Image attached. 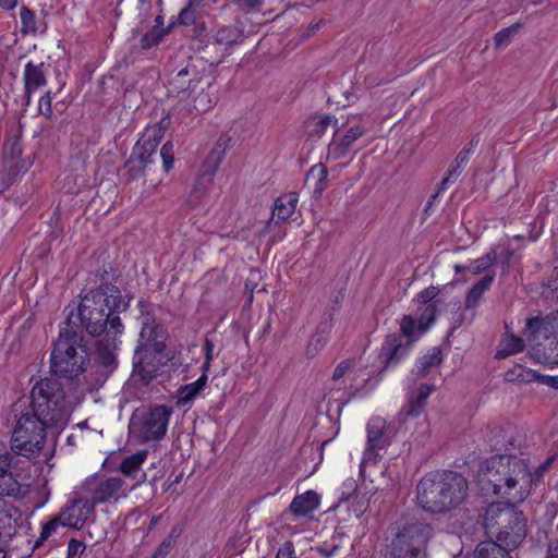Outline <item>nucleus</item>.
<instances>
[{
    "label": "nucleus",
    "instance_id": "obj_40",
    "mask_svg": "<svg viewBox=\"0 0 558 558\" xmlns=\"http://www.w3.org/2000/svg\"><path fill=\"white\" fill-rule=\"evenodd\" d=\"M60 526H65V523L64 520L60 518V513H58L43 525L40 536L36 541L34 549L38 548L45 541L54 534Z\"/></svg>",
    "mask_w": 558,
    "mask_h": 558
},
{
    "label": "nucleus",
    "instance_id": "obj_47",
    "mask_svg": "<svg viewBox=\"0 0 558 558\" xmlns=\"http://www.w3.org/2000/svg\"><path fill=\"white\" fill-rule=\"evenodd\" d=\"M400 330L402 332V338H407L404 342L411 347V344L416 340V337L414 335L415 320L411 316H404L400 324Z\"/></svg>",
    "mask_w": 558,
    "mask_h": 558
},
{
    "label": "nucleus",
    "instance_id": "obj_22",
    "mask_svg": "<svg viewBox=\"0 0 558 558\" xmlns=\"http://www.w3.org/2000/svg\"><path fill=\"white\" fill-rule=\"evenodd\" d=\"M148 451L141 450L134 454L125 457L119 466V471L126 477L135 481L133 488L145 482L146 473L142 470V464L147 458Z\"/></svg>",
    "mask_w": 558,
    "mask_h": 558
},
{
    "label": "nucleus",
    "instance_id": "obj_30",
    "mask_svg": "<svg viewBox=\"0 0 558 558\" xmlns=\"http://www.w3.org/2000/svg\"><path fill=\"white\" fill-rule=\"evenodd\" d=\"M506 545L497 542H482L477 545L475 550V558H511Z\"/></svg>",
    "mask_w": 558,
    "mask_h": 558
},
{
    "label": "nucleus",
    "instance_id": "obj_55",
    "mask_svg": "<svg viewBox=\"0 0 558 558\" xmlns=\"http://www.w3.org/2000/svg\"><path fill=\"white\" fill-rule=\"evenodd\" d=\"M276 558H298L292 542H284L277 551Z\"/></svg>",
    "mask_w": 558,
    "mask_h": 558
},
{
    "label": "nucleus",
    "instance_id": "obj_54",
    "mask_svg": "<svg viewBox=\"0 0 558 558\" xmlns=\"http://www.w3.org/2000/svg\"><path fill=\"white\" fill-rule=\"evenodd\" d=\"M85 550V544L75 538L70 539L68 545V558H81Z\"/></svg>",
    "mask_w": 558,
    "mask_h": 558
},
{
    "label": "nucleus",
    "instance_id": "obj_19",
    "mask_svg": "<svg viewBox=\"0 0 558 558\" xmlns=\"http://www.w3.org/2000/svg\"><path fill=\"white\" fill-rule=\"evenodd\" d=\"M231 137L223 134L221 135L215 146L213 147L210 154L207 156L203 166L201 168V175L208 177V181L211 180V177L217 171L219 165L221 163L226 153L231 148Z\"/></svg>",
    "mask_w": 558,
    "mask_h": 558
},
{
    "label": "nucleus",
    "instance_id": "obj_38",
    "mask_svg": "<svg viewBox=\"0 0 558 558\" xmlns=\"http://www.w3.org/2000/svg\"><path fill=\"white\" fill-rule=\"evenodd\" d=\"M523 349H524L523 339L511 335V336L506 337L500 342V348L498 349L496 356L499 359H505L509 355H512V354L523 351Z\"/></svg>",
    "mask_w": 558,
    "mask_h": 558
},
{
    "label": "nucleus",
    "instance_id": "obj_39",
    "mask_svg": "<svg viewBox=\"0 0 558 558\" xmlns=\"http://www.w3.org/2000/svg\"><path fill=\"white\" fill-rule=\"evenodd\" d=\"M461 171H462V167L458 166L457 163H454L452 161L451 165L449 166L447 175L440 182V184L437 189V192L430 196V198L427 203V206H426V211L432 207V205L434 204V202L438 197V195L442 191H445L449 184H452L457 181V179L461 174Z\"/></svg>",
    "mask_w": 558,
    "mask_h": 558
},
{
    "label": "nucleus",
    "instance_id": "obj_28",
    "mask_svg": "<svg viewBox=\"0 0 558 558\" xmlns=\"http://www.w3.org/2000/svg\"><path fill=\"white\" fill-rule=\"evenodd\" d=\"M106 340L108 344H104L102 342H100L97 347L96 362L99 366L105 367L107 373H111L117 365V357L116 354L113 353V350L117 347L116 338H106Z\"/></svg>",
    "mask_w": 558,
    "mask_h": 558
},
{
    "label": "nucleus",
    "instance_id": "obj_25",
    "mask_svg": "<svg viewBox=\"0 0 558 558\" xmlns=\"http://www.w3.org/2000/svg\"><path fill=\"white\" fill-rule=\"evenodd\" d=\"M298 202L299 197L294 192L280 195L275 201L271 219H277V221L288 220L294 214Z\"/></svg>",
    "mask_w": 558,
    "mask_h": 558
},
{
    "label": "nucleus",
    "instance_id": "obj_43",
    "mask_svg": "<svg viewBox=\"0 0 558 558\" xmlns=\"http://www.w3.org/2000/svg\"><path fill=\"white\" fill-rule=\"evenodd\" d=\"M203 0H190L179 14V22L183 25H192L196 21V12Z\"/></svg>",
    "mask_w": 558,
    "mask_h": 558
},
{
    "label": "nucleus",
    "instance_id": "obj_46",
    "mask_svg": "<svg viewBox=\"0 0 558 558\" xmlns=\"http://www.w3.org/2000/svg\"><path fill=\"white\" fill-rule=\"evenodd\" d=\"M166 34V31L161 29L160 27H153L149 32H147L141 39V47L142 49H149L154 46H156L163 35Z\"/></svg>",
    "mask_w": 558,
    "mask_h": 558
},
{
    "label": "nucleus",
    "instance_id": "obj_57",
    "mask_svg": "<svg viewBox=\"0 0 558 558\" xmlns=\"http://www.w3.org/2000/svg\"><path fill=\"white\" fill-rule=\"evenodd\" d=\"M472 147H473V140L458 154V156L456 157L453 162L463 168L469 161V157L472 151Z\"/></svg>",
    "mask_w": 558,
    "mask_h": 558
},
{
    "label": "nucleus",
    "instance_id": "obj_64",
    "mask_svg": "<svg viewBox=\"0 0 558 558\" xmlns=\"http://www.w3.org/2000/svg\"><path fill=\"white\" fill-rule=\"evenodd\" d=\"M554 289H558V268L555 269Z\"/></svg>",
    "mask_w": 558,
    "mask_h": 558
},
{
    "label": "nucleus",
    "instance_id": "obj_49",
    "mask_svg": "<svg viewBox=\"0 0 558 558\" xmlns=\"http://www.w3.org/2000/svg\"><path fill=\"white\" fill-rule=\"evenodd\" d=\"M169 125H170V118L166 117V118H162L156 125L147 129L145 133H149L151 137L156 138V141H158L160 143V141L165 134V131L168 129Z\"/></svg>",
    "mask_w": 558,
    "mask_h": 558
},
{
    "label": "nucleus",
    "instance_id": "obj_32",
    "mask_svg": "<svg viewBox=\"0 0 558 558\" xmlns=\"http://www.w3.org/2000/svg\"><path fill=\"white\" fill-rule=\"evenodd\" d=\"M207 379V374L203 373L201 377L195 381L180 387L178 390V402L181 404H186L192 401L205 388Z\"/></svg>",
    "mask_w": 558,
    "mask_h": 558
},
{
    "label": "nucleus",
    "instance_id": "obj_11",
    "mask_svg": "<svg viewBox=\"0 0 558 558\" xmlns=\"http://www.w3.org/2000/svg\"><path fill=\"white\" fill-rule=\"evenodd\" d=\"M159 142L149 133H144L133 148L132 155L125 163L130 179H136L144 173L145 167L151 162Z\"/></svg>",
    "mask_w": 558,
    "mask_h": 558
},
{
    "label": "nucleus",
    "instance_id": "obj_50",
    "mask_svg": "<svg viewBox=\"0 0 558 558\" xmlns=\"http://www.w3.org/2000/svg\"><path fill=\"white\" fill-rule=\"evenodd\" d=\"M214 342L209 338H205L204 341V351H205V361L202 365L203 373L207 374L210 363L214 360Z\"/></svg>",
    "mask_w": 558,
    "mask_h": 558
},
{
    "label": "nucleus",
    "instance_id": "obj_41",
    "mask_svg": "<svg viewBox=\"0 0 558 558\" xmlns=\"http://www.w3.org/2000/svg\"><path fill=\"white\" fill-rule=\"evenodd\" d=\"M191 74V69L185 66L181 69L175 76L171 80V85L173 86L174 92L181 93L193 88L192 84L194 83L193 77H189Z\"/></svg>",
    "mask_w": 558,
    "mask_h": 558
},
{
    "label": "nucleus",
    "instance_id": "obj_51",
    "mask_svg": "<svg viewBox=\"0 0 558 558\" xmlns=\"http://www.w3.org/2000/svg\"><path fill=\"white\" fill-rule=\"evenodd\" d=\"M438 293H439L438 288L430 286V287L424 289L423 291H421L417 294L416 300L421 304L428 305V304H432L430 302L438 295Z\"/></svg>",
    "mask_w": 558,
    "mask_h": 558
},
{
    "label": "nucleus",
    "instance_id": "obj_18",
    "mask_svg": "<svg viewBox=\"0 0 558 558\" xmlns=\"http://www.w3.org/2000/svg\"><path fill=\"white\" fill-rule=\"evenodd\" d=\"M240 38L239 31L233 26H220L216 33L208 39L205 49L217 47L219 53L218 60L230 54L232 46Z\"/></svg>",
    "mask_w": 558,
    "mask_h": 558
},
{
    "label": "nucleus",
    "instance_id": "obj_7",
    "mask_svg": "<svg viewBox=\"0 0 558 558\" xmlns=\"http://www.w3.org/2000/svg\"><path fill=\"white\" fill-rule=\"evenodd\" d=\"M430 525L412 522L405 525L387 548V558H426V546L432 537Z\"/></svg>",
    "mask_w": 558,
    "mask_h": 558
},
{
    "label": "nucleus",
    "instance_id": "obj_31",
    "mask_svg": "<svg viewBox=\"0 0 558 558\" xmlns=\"http://www.w3.org/2000/svg\"><path fill=\"white\" fill-rule=\"evenodd\" d=\"M330 125L338 131V120L335 116L312 117L306 124L308 136L322 137Z\"/></svg>",
    "mask_w": 558,
    "mask_h": 558
},
{
    "label": "nucleus",
    "instance_id": "obj_26",
    "mask_svg": "<svg viewBox=\"0 0 558 558\" xmlns=\"http://www.w3.org/2000/svg\"><path fill=\"white\" fill-rule=\"evenodd\" d=\"M433 390V386L427 384L420 385L416 391L409 396L408 404L404 408L407 415L413 417L418 416L423 411L426 404V400Z\"/></svg>",
    "mask_w": 558,
    "mask_h": 558
},
{
    "label": "nucleus",
    "instance_id": "obj_48",
    "mask_svg": "<svg viewBox=\"0 0 558 558\" xmlns=\"http://www.w3.org/2000/svg\"><path fill=\"white\" fill-rule=\"evenodd\" d=\"M160 156L162 158L163 169L168 172L174 161L173 145L171 142H167L160 149Z\"/></svg>",
    "mask_w": 558,
    "mask_h": 558
},
{
    "label": "nucleus",
    "instance_id": "obj_13",
    "mask_svg": "<svg viewBox=\"0 0 558 558\" xmlns=\"http://www.w3.org/2000/svg\"><path fill=\"white\" fill-rule=\"evenodd\" d=\"M162 345L154 348V342H141L133 357V373L138 376L144 385H148L157 373V364L153 362V355L160 352Z\"/></svg>",
    "mask_w": 558,
    "mask_h": 558
},
{
    "label": "nucleus",
    "instance_id": "obj_6",
    "mask_svg": "<svg viewBox=\"0 0 558 558\" xmlns=\"http://www.w3.org/2000/svg\"><path fill=\"white\" fill-rule=\"evenodd\" d=\"M172 408L159 404L136 410L130 421V434L140 442L158 441L165 437Z\"/></svg>",
    "mask_w": 558,
    "mask_h": 558
},
{
    "label": "nucleus",
    "instance_id": "obj_1",
    "mask_svg": "<svg viewBox=\"0 0 558 558\" xmlns=\"http://www.w3.org/2000/svg\"><path fill=\"white\" fill-rule=\"evenodd\" d=\"M29 403L15 408L16 423L11 436V451L27 461L36 459L44 449L47 430L62 428L70 418V409L61 383L41 378L32 388Z\"/></svg>",
    "mask_w": 558,
    "mask_h": 558
},
{
    "label": "nucleus",
    "instance_id": "obj_29",
    "mask_svg": "<svg viewBox=\"0 0 558 558\" xmlns=\"http://www.w3.org/2000/svg\"><path fill=\"white\" fill-rule=\"evenodd\" d=\"M17 466L32 469V463L14 453L13 451L0 453V477L12 475L13 473L19 472Z\"/></svg>",
    "mask_w": 558,
    "mask_h": 558
},
{
    "label": "nucleus",
    "instance_id": "obj_2",
    "mask_svg": "<svg viewBox=\"0 0 558 558\" xmlns=\"http://www.w3.org/2000/svg\"><path fill=\"white\" fill-rule=\"evenodd\" d=\"M129 307L120 289L113 284H100L88 291L77 306V314L82 327L93 337L105 335V338L114 339L122 335L124 325L120 314Z\"/></svg>",
    "mask_w": 558,
    "mask_h": 558
},
{
    "label": "nucleus",
    "instance_id": "obj_21",
    "mask_svg": "<svg viewBox=\"0 0 558 558\" xmlns=\"http://www.w3.org/2000/svg\"><path fill=\"white\" fill-rule=\"evenodd\" d=\"M513 501L508 499L507 502H492L487 508L484 515V527L489 535L496 534V529L506 519L510 518L511 509L514 506Z\"/></svg>",
    "mask_w": 558,
    "mask_h": 558
},
{
    "label": "nucleus",
    "instance_id": "obj_3",
    "mask_svg": "<svg viewBox=\"0 0 558 558\" xmlns=\"http://www.w3.org/2000/svg\"><path fill=\"white\" fill-rule=\"evenodd\" d=\"M477 481L485 495L504 496L510 501L522 502L529 496L532 478L523 459L499 454L481 465Z\"/></svg>",
    "mask_w": 558,
    "mask_h": 558
},
{
    "label": "nucleus",
    "instance_id": "obj_45",
    "mask_svg": "<svg viewBox=\"0 0 558 558\" xmlns=\"http://www.w3.org/2000/svg\"><path fill=\"white\" fill-rule=\"evenodd\" d=\"M520 27H521L520 23H514L513 25L506 27V28L499 31L498 33H496V35L494 37L495 46L497 48L507 46L510 43V39L518 33Z\"/></svg>",
    "mask_w": 558,
    "mask_h": 558
},
{
    "label": "nucleus",
    "instance_id": "obj_52",
    "mask_svg": "<svg viewBox=\"0 0 558 558\" xmlns=\"http://www.w3.org/2000/svg\"><path fill=\"white\" fill-rule=\"evenodd\" d=\"M52 96L51 92L48 90L41 98L39 99V112L50 119L52 117Z\"/></svg>",
    "mask_w": 558,
    "mask_h": 558
},
{
    "label": "nucleus",
    "instance_id": "obj_14",
    "mask_svg": "<svg viewBox=\"0 0 558 558\" xmlns=\"http://www.w3.org/2000/svg\"><path fill=\"white\" fill-rule=\"evenodd\" d=\"M17 471L12 475L0 477V500L3 497L23 499L29 494L32 469L17 466Z\"/></svg>",
    "mask_w": 558,
    "mask_h": 558
},
{
    "label": "nucleus",
    "instance_id": "obj_23",
    "mask_svg": "<svg viewBox=\"0 0 558 558\" xmlns=\"http://www.w3.org/2000/svg\"><path fill=\"white\" fill-rule=\"evenodd\" d=\"M23 78L25 84L26 105L28 106L32 100V94L47 84L45 64L43 62L38 64L28 62L25 65Z\"/></svg>",
    "mask_w": 558,
    "mask_h": 558
},
{
    "label": "nucleus",
    "instance_id": "obj_24",
    "mask_svg": "<svg viewBox=\"0 0 558 558\" xmlns=\"http://www.w3.org/2000/svg\"><path fill=\"white\" fill-rule=\"evenodd\" d=\"M319 496L314 490L296 495L290 504V511L296 517H305L316 510L319 506Z\"/></svg>",
    "mask_w": 558,
    "mask_h": 558
},
{
    "label": "nucleus",
    "instance_id": "obj_62",
    "mask_svg": "<svg viewBox=\"0 0 558 558\" xmlns=\"http://www.w3.org/2000/svg\"><path fill=\"white\" fill-rule=\"evenodd\" d=\"M236 4L243 8H254L258 0H234Z\"/></svg>",
    "mask_w": 558,
    "mask_h": 558
},
{
    "label": "nucleus",
    "instance_id": "obj_15",
    "mask_svg": "<svg viewBox=\"0 0 558 558\" xmlns=\"http://www.w3.org/2000/svg\"><path fill=\"white\" fill-rule=\"evenodd\" d=\"M138 305L141 307L140 320L142 324L140 341L154 342V348L158 349L159 345H163V342L160 340L163 336V328L156 323L154 308L150 304L140 301Z\"/></svg>",
    "mask_w": 558,
    "mask_h": 558
},
{
    "label": "nucleus",
    "instance_id": "obj_60",
    "mask_svg": "<svg viewBox=\"0 0 558 558\" xmlns=\"http://www.w3.org/2000/svg\"><path fill=\"white\" fill-rule=\"evenodd\" d=\"M546 558H558V542L549 544Z\"/></svg>",
    "mask_w": 558,
    "mask_h": 558
},
{
    "label": "nucleus",
    "instance_id": "obj_16",
    "mask_svg": "<svg viewBox=\"0 0 558 558\" xmlns=\"http://www.w3.org/2000/svg\"><path fill=\"white\" fill-rule=\"evenodd\" d=\"M409 348L410 345L404 342L402 336L388 335L383 342L378 357L384 367H389L399 363L407 355Z\"/></svg>",
    "mask_w": 558,
    "mask_h": 558
},
{
    "label": "nucleus",
    "instance_id": "obj_42",
    "mask_svg": "<svg viewBox=\"0 0 558 558\" xmlns=\"http://www.w3.org/2000/svg\"><path fill=\"white\" fill-rule=\"evenodd\" d=\"M21 19V32L24 35H35L37 33L36 16L35 13L26 7H22L20 10Z\"/></svg>",
    "mask_w": 558,
    "mask_h": 558
},
{
    "label": "nucleus",
    "instance_id": "obj_58",
    "mask_svg": "<svg viewBox=\"0 0 558 558\" xmlns=\"http://www.w3.org/2000/svg\"><path fill=\"white\" fill-rule=\"evenodd\" d=\"M351 506L352 512L356 519H360L366 510V501L363 499H356V497L353 498Z\"/></svg>",
    "mask_w": 558,
    "mask_h": 558
},
{
    "label": "nucleus",
    "instance_id": "obj_36",
    "mask_svg": "<svg viewBox=\"0 0 558 558\" xmlns=\"http://www.w3.org/2000/svg\"><path fill=\"white\" fill-rule=\"evenodd\" d=\"M328 325H320L317 327L316 332L311 338L306 348V355L308 357H314L326 345L328 341Z\"/></svg>",
    "mask_w": 558,
    "mask_h": 558
},
{
    "label": "nucleus",
    "instance_id": "obj_35",
    "mask_svg": "<svg viewBox=\"0 0 558 558\" xmlns=\"http://www.w3.org/2000/svg\"><path fill=\"white\" fill-rule=\"evenodd\" d=\"M343 536H344L343 532L335 531V533L331 535L330 539L323 542L322 544L317 545L316 547H314L312 549L317 551L323 557L331 558L341 548Z\"/></svg>",
    "mask_w": 558,
    "mask_h": 558
},
{
    "label": "nucleus",
    "instance_id": "obj_63",
    "mask_svg": "<svg viewBox=\"0 0 558 558\" xmlns=\"http://www.w3.org/2000/svg\"><path fill=\"white\" fill-rule=\"evenodd\" d=\"M453 269H454L456 274H463V272L468 271V266L456 264Z\"/></svg>",
    "mask_w": 558,
    "mask_h": 558
},
{
    "label": "nucleus",
    "instance_id": "obj_10",
    "mask_svg": "<svg viewBox=\"0 0 558 558\" xmlns=\"http://www.w3.org/2000/svg\"><path fill=\"white\" fill-rule=\"evenodd\" d=\"M510 518L506 519L496 529V542L506 545L508 548H517L525 538V519L522 511L514 506L511 509Z\"/></svg>",
    "mask_w": 558,
    "mask_h": 558
},
{
    "label": "nucleus",
    "instance_id": "obj_20",
    "mask_svg": "<svg viewBox=\"0 0 558 558\" xmlns=\"http://www.w3.org/2000/svg\"><path fill=\"white\" fill-rule=\"evenodd\" d=\"M364 124L352 125L339 140H333L329 144V154L335 159L343 158L351 149L353 143L367 133Z\"/></svg>",
    "mask_w": 558,
    "mask_h": 558
},
{
    "label": "nucleus",
    "instance_id": "obj_37",
    "mask_svg": "<svg viewBox=\"0 0 558 558\" xmlns=\"http://www.w3.org/2000/svg\"><path fill=\"white\" fill-rule=\"evenodd\" d=\"M442 362V353L439 348H433L427 354L422 356L417 364V375L425 377L433 366H437Z\"/></svg>",
    "mask_w": 558,
    "mask_h": 558
},
{
    "label": "nucleus",
    "instance_id": "obj_9",
    "mask_svg": "<svg viewBox=\"0 0 558 558\" xmlns=\"http://www.w3.org/2000/svg\"><path fill=\"white\" fill-rule=\"evenodd\" d=\"M84 489L90 495V500L96 504L117 502L126 497V487L122 478L118 476L94 478L85 482Z\"/></svg>",
    "mask_w": 558,
    "mask_h": 558
},
{
    "label": "nucleus",
    "instance_id": "obj_5",
    "mask_svg": "<svg viewBox=\"0 0 558 558\" xmlns=\"http://www.w3.org/2000/svg\"><path fill=\"white\" fill-rule=\"evenodd\" d=\"M89 352L82 331L71 325L70 318L61 327L50 356V368L59 377L74 378L86 371Z\"/></svg>",
    "mask_w": 558,
    "mask_h": 558
},
{
    "label": "nucleus",
    "instance_id": "obj_61",
    "mask_svg": "<svg viewBox=\"0 0 558 558\" xmlns=\"http://www.w3.org/2000/svg\"><path fill=\"white\" fill-rule=\"evenodd\" d=\"M17 0H0V7L3 10H12L16 7Z\"/></svg>",
    "mask_w": 558,
    "mask_h": 558
},
{
    "label": "nucleus",
    "instance_id": "obj_44",
    "mask_svg": "<svg viewBox=\"0 0 558 558\" xmlns=\"http://www.w3.org/2000/svg\"><path fill=\"white\" fill-rule=\"evenodd\" d=\"M437 313V302L426 305L421 312L418 318V328L421 332L426 331L429 326L434 323Z\"/></svg>",
    "mask_w": 558,
    "mask_h": 558
},
{
    "label": "nucleus",
    "instance_id": "obj_56",
    "mask_svg": "<svg viewBox=\"0 0 558 558\" xmlns=\"http://www.w3.org/2000/svg\"><path fill=\"white\" fill-rule=\"evenodd\" d=\"M352 365H353V360H345V361H342L341 363H339L333 371L332 379L339 380L340 378H342L344 376V374L349 369H351Z\"/></svg>",
    "mask_w": 558,
    "mask_h": 558
},
{
    "label": "nucleus",
    "instance_id": "obj_34",
    "mask_svg": "<svg viewBox=\"0 0 558 558\" xmlns=\"http://www.w3.org/2000/svg\"><path fill=\"white\" fill-rule=\"evenodd\" d=\"M328 170L323 163H317L308 170L306 174V182H312L314 185V194L320 195L327 187Z\"/></svg>",
    "mask_w": 558,
    "mask_h": 558
},
{
    "label": "nucleus",
    "instance_id": "obj_8",
    "mask_svg": "<svg viewBox=\"0 0 558 558\" xmlns=\"http://www.w3.org/2000/svg\"><path fill=\"white\" fill-rule=\"evenodd\" d=\"M367 442L363 453L361 471L368 464H376L391 444L393 433L390 424L383 417L376 416L368 421L366 426Z\"/></svg>",
    "mask_w": 558,
    "mask_h": 558
},
{
    "label": "nucleus",
    "instance_id": "obj_33",
    "mask_svg": "<svg viewBox=\"0 0 558 558\" xmlns=\"http://www.w3.org/2000/svg\"><path fill=\"white\" fill-rule=\"evenodd\" d=\"M497 262V253L495 250H490L485 255L474 259L469 266L468 271L473 276H477L484 274V276L490 271H494L492 268Z\"/></svg>",
    "mask_w": 558,
    "mask_h": 558
},
{
    "label": "nucleus",
    "instance_id": "obj_59",
    "mask_svg": "<svg viewBox=\"0 0 558 558\" xmlns=\"http://www.w3.org/2000/svg\"><path fill=\"white\" fill-rule=\"evenodd\" d=\"M542 326V319L534 317L530 318L526 322V330L531 331V333H536Z\"/></svg>",
    "mask_w": 558,
    "mask_h": 558
},
{
    "label": "nucleus",
    "instance_id": "obj_4",
    "mask_svg": "<svg viewBox=\"0 0 558 558\" xmlns=\"http://www.w3.org/2000/svg\"><path fill=\"white\" fill-rule=\"evenodd\" d=\"M469 495L466 478L454 471L429 473L416 485L417 505L426 512L446 514L459 508Z\"/></svg>",
    "mask_w": 558,
    "mask_h": 558
},
{
    "label": "nucleus",
    "instance_id": "obj_27",
    "mask_svg": "<svg viewBox=\"0 0 558 558\" xmlns=\"http://www.w3.org/2000/svg\"><path fill=\"white\" fill-rule=\"evenodd\" d=\"M496 277L495 271H490L483 276L476 283L472 286L465 298V307L474 308L478 305L483 294L489 290Z\"/></svg>",
    "mask_w": 558,
    "mask_h": 558
},
{
    "label": "nucleus",
    "instance_id": "obj_53",
    "mask_svg": "<svg viewBox=\"0 0 558 558\" xmlns=\"http://www.w3.org/2000/svg\"><path fill=\"white\" fill-rule=\"evenodd\" d=\"M173 546V539L171 536L163 538V541L156 548L155 553L150 558H166Z\"/></svg>",
    "mask_w": 558,
    "mask_h": 558
},
{
    "label": "nucleus",
    "instance_id": "obj_12",
    "mask_svg": "<svg viewBox=\"0 0 558 558\" xmlns=\"http://www.w3.org/2000/svg\"><path fill=\"white\" fill-rule=\"evenodd\" d=\"M59 513L60 518L64 520L66 527L81 530L94 515L95 505L89 498L75 495Z\"/></svg>",
    "mask_w": 558,
    "mask_h": 558
},
{
    "label": "nucleus",
    "instance_id": "obj_17",
    "mask_svg": "<svg viewBox=\"0 0 558 558\" xmlns=\"http://www.w3.org/2000/svg\"><path fill=\"white\" fill-rule=\"evenodd\" d=\"M21 519L22 513L14 505L0 500V543L13 538Z\"/></svg>",
    "mask_w": 558,
    "mask_h": 558
}]
</instances>
